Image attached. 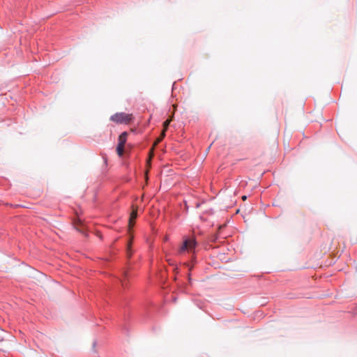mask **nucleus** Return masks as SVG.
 <instances>
[{
    "label": "nucleus",
    "mask_w": 357,
    "mask_h": 357,
    "mask_svg": "<svg viewBox=\"0 0 357 357\" xmlns=\"http://www.w3.org/2000/svg\"><path fill=\"white\" fill-rule=\"evenodd\" d=\"M197 243L194 237H184L182 244L177 250L178 255L195 253Z\"/></svg>",
    "instance_id": "obj_1"
},
{
    "label": "nucleus",
    "mask_w": 357,
    "mask_h": 357,
    "mask_svg": "<svg viewBox=\"0 0 357 357\" xmlns=\"http://www.w3.org/2000/svg\"><path fill=\"white\" fill-rule=\"evenodd\" d=\"M127 255L128 257H130L131 255H132V252H131V243H128V245H127Z\"/></svg>",
    "instance_id": "obj_6"
},
{
    "label": "nucleus",
    "mask_w": 357,
    "mask_h": 357,
    "mask_svg": "<svg viewBox=\"0 0 357 357\" xmlns=\"http://www.w3.org/2000/svg\"><path fill=\"white\" fill-rule=\"evenodd\" d=\"M124 147L123 146L117 145L116 147V152L119 155V156L121 157L123 155L124 153Z\"/></svg>",
    "instance_id": "obj_4"
},
{
    "label": "nucleus",
    "mask_w": 357,
    "mask_h": 357,
    "mask_svg": "<svg viewBox=\"0 0 357 357\" xmlns=\"http://www.w3.org/2000/svg\"><path fill=\"white\" fill-rule=\"evenodd\" d=\"M134 117L132 114H126L125 112H117L111 116L110 120L118 124H130Z\"/></svg>",
    "instance_id": "obj_2"
},
{
    "label": "nucleus",
    "mask_w": 357,
    "mask_h": 357,
    "mask_svg": "<svg viewBox=\"0 0 357 357\" xmlns=\"http://www.w3.org/2000/svg\"><path fill=\"white\" fill-rule=\"evenodd\" d=\"M163 138H162L161 137H158L157 139H156V142H155V145L158 144V143H160L162 140Z\"/></svg>",
    "instance_id": "obj_8"
},
{
    "label": "nucleus",
    "mask_w": 357,
    "mask_h": 357,
    "mask_svg": "<svg viewBox=\"0 0 357 357\" xmlns=\"http://www.w3.org/2000/svg\"><path fill=\"white\" fill-rule=\"evenodd\" d=\"M136 217H137V213L136 212H132L131 213V215H130V220H129V226L130 227L133 226V225H134L133 221L136 218Z\"/></svg>",
    "instance_id": "obj_5"
},
{
    "label": "nucleus",
    "mask_w": 357,
    "mask_h": 357,
    "mask_svg": "<svg viewBox=\"0 0 357 357\" xmlns=\"http://www.w3.org/2000/svg\"><path fill=\"white\" fill-rule=\"evenodd\" d=\"M245 199H246V197H245V196H243V199H244V200H245Z\"/></svg>",
    "instance_id": "obj_10"
},
{
    "label": "nucleus",
    "mask_w": 357,
    "mask_h": 357,
    "mask_svg": "<svg viewBox=\"0 0 357 357\" xmlns=\"http://www.w3.org/2000/svg\"><path fill=\"white\" fill-rule=\"evenodd\" d=\"M165 131H166V130H165V129H164V130H163V131H162V134H161V135H160V137H161L162 138H164V137H165Z\"/></svg>",
    "instance_id": "obj_9"
},
{
    "label": "nucleus",
    "mask_w": 357,
    "mask_h": 357,
    "mask_svg": "<svg viewBox=\"0 0 357 357\" xmlns=\"http://www.w3.org/2000/svg\"><path fill=\"white\" fill-rule=\"evenodd\" d=\"M169 120H166L164 123H163V126H164V129L165 130H167L168 126H169Z\"/></svg>",
    "instance_id": "obj_7"
},
{
    "label": "nucleus",
    "mask_w": 357,
    "mask_h": 357,
    "mask_svg": "<svg viewBox=\"0 0 357 357\" xmlns=\"http://www.w3.org/2000/svg\"><path fill=\"white\" fill-rule=\"evenodd\" d=\"M127 135L128 133L126 132H123L119 135L118 139V145L125 146V144L127 141Z\"/></svg>",
    "instance_id": "obj_3"
}]
</instances>
